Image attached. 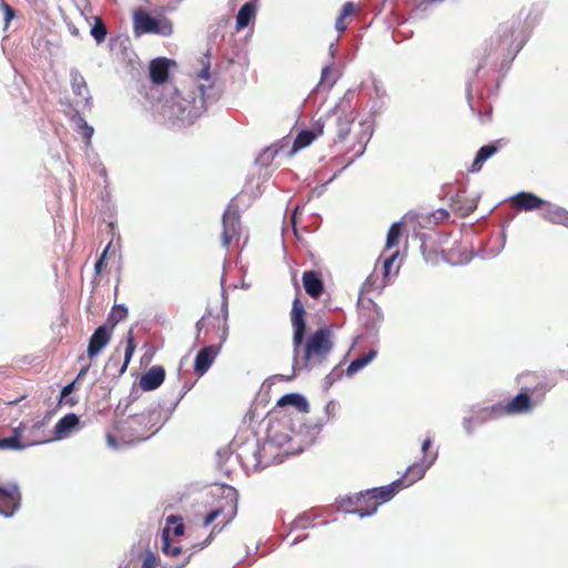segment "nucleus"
<instances>
[{
	"mask_svg": "<svg viewBox=\"0 0 568 568\" xmlns=\"http://www.w3.org/2000/svg\"><path fill=\"white\" fill-rule=\"evenodd\" d=\"M329 74H331V65L324 67L322 70V74H321V81L326 82L328 80Z\"/></svg>",
	"mask_w": 568,
	"mask_h": 568,
	"instance_id": "obj_62",
	"label": "nucleus"
},
{
	"mask_svg": "<svg viewBox=\"0 0 568 568\" xmlns=\"http://www.w3.org/2000/svg\"><path fill=\"white\" fill-rule=\"evenodd\" d=\"M161 541H162L161 550L164 555L171 556V557H176L178 555H180L182 552L181 546H173L171 542L170 527L163 528V530L161 532Z\"/></svg>",
	"mask_w": 568,
	"mask_h": 568,
	"instance_id": "obj_32",
	"label": "nucleus"
},
{
	"mask_svg": "<svg viewBox=\"0 0 568 568\" xmlns=\"http://www.w3.org/2000/svg\"><path fill=\"white\" fill-rule=\"evenodd\" d=\"M222 513L221 508H216L209 513L204 519V526H209L211 523H213Z\"/></svg>",
	"mask_w": 568,
	"mask_h": 568,
	"instance_id": "obj_54",
	"label": "nucleus"
},
{
	"mask_svg": "<svg viewBox=\"0 0 568 568\" xmlns=\"http://www.w3.org/2000/svg\"><path fill=\"white\" fill-rule=\"evenodd\" d=\"M355 120L353 111L343 112L337 116L336 120V132L339 141L345 140L351 131V126Z\"/></svg>",
	"mask_w": 568,
	"mask_h": 568,
	"instance_id": "obj_27",
	"label": "nucleus"
},
{
	"mask_svg": "<svg viewBox=\"0 0 568 568\" xmlns=\"http://www.w3.org/2000/svg\"><path fill=\"white\" fill-rule=\"evenodd\" d=\"M199 77H200V79H202L206 82H210V67L209 65L203 67L199 73Z\"/></svg>",
	"mask_w": 568,
	"mask_h": 568,
	"instance_id": "obj_58",
	"label": "nucleus"
},
{
	"mask_svg": "<svg viewBox=\"0 0 568 568\" xmlns=\"http://www.w3.org/2000/svg\"><path fill=\"white\" fill-rule=\"evenodd\" d=\"M256 6L254 2H245L236 14V28L239 30L246 28L255 17Z\"/></svg>",
	"mask_w": 568,
	"mask_h": 568,
	"instance_id": "obj_26",
	"label": "nucleus"
},
{
	"mask_svg": "<svg viewBox=\"0 0 568 568\" xmlns=\"http://www.w3.org/2000/svg\"><path fill=\"white\" fill-rule=\"evenodd\" d=\"M339 405L335 400H329L325 406V414L327 416V419L335 418L337 412H338Z\"/></svg>",
	"mask_w": 568,
	"mask_h": 568,
	"instance_id": "obj_49",
	"label": "nucleus"
},
{
	"mask_svg": "<svg viewBox=\"0 0 568 568\" xmlns=\"http://www.w3.org/2000/svg\"><path fill=\"white\" fill-rule=\"evenodd\" d=\"M26 426L20 424L13 428V435L8 438H0V449H24L27 447L45 443L41 436L24 437Z\"/></svg>",
	"mask_w": 568,
	"mask_h": 568,
	"instance_id": "obj_6",
	"label": "nucleus"
},
{
	"mask_svg": "<svg viewBox=\"0 0 568 568\" xmlns=\"http://www.w3.org/2000/svg\"><path fill=\"white\" fill-rule=\"evenodd\" d=\"M126 315L128 310L121 305H116L111 310L105 325H108V327L112 331L119 322L126 317Z\"/></svg>",
	"mask_w": 568,
	"mask_h": 568,
	"instance_id": "obj_35",
	"label": "nucleus"
},
{
	"mask_svg": "<svg viewBox=\"0 0 568 568\" xmlns=\"http://www.w3.org/2000/svg\"><path fill=\"white\" fill-rule=\"evenodd\" d=\"M321 429H322L321 425H315L314 427H312V436L308 437L305 442H303L304 446H310L311 444H313L315 436L317 434H320Z\"/></svg>",
	"mask_w": 568,
	"mask_h": 568,
	"instance_id": "obj_55",
	"label": "nucleus"
},
{
	"mask_svg": "<svg viewBox=\"0 0 568 568\" xmlns=\"http://www.w3.org/2000/svg\"><path fill=\"white\" fill-rule=\"evenodd\" d=\"M168 525H173V535L179 537L184 534V524L182 517L178 515H170L166 519Z\"/></svg>",
	"mask_w": 568,
	"mask_h": 568,
	"instance_id": "obj_41",
	"label": "nucleus"
},
{
	"mask_svg": "<svg viewBox=\"0 0 568 568\" xmlns=\"http://www.w3.org/2000/svg\"><path fill=\"white\" fill-rule=\"evenodd\" d=\"M44 425H45V423L43 420L36 422L30 428H28V429L26 428L24 437L41 436L45 439V442H48L49 439H47L43 435H41V433L43 432Z\"/></svg>",
	"mask_w": 568,
	"mask_h": 568,
	"instance_id": "obj_42",
	"label": "nucleus"
},
{
	"mask_svg": "<svg viewBox=\"0 0 568 568\" xmlns=\"http://www.w3.org/2000/svg\"><path fill=\"white\" fill-rule=\"evenodd\" d=\"M106 444L110 448L116 449L120 447V443L111 433L106 434Z\"/></svg>",
	"mask_w": 568,
	"mask_h": 568,
	"instance_id": "obj_57",
	"label": "nucleus"
},
{
	"mask_svg": "<svg viewBox=\"0 0 568 568\" xmlns=\"http://www.w3.org/2000/svg\"><path fill=\"white\" fill-rule=\"evenodd\" d=\"M90 33L93 37V39L97 41V43L104 42L106 34H108V29H106V26L103 22L102 18L94 17V23L91 28Z\"/></svg>",
	"mask_w": 568,
	"mask_h": 568,
	"instance_id": "obj_34",
	"label": "nucleus"
},
{
	"mask_svg": "<svg viewBox=\"0 0 568 568\" xmlns=\"http://www.w3.org/2000/svg\"><path fill=\"white\" fill-rule=\"evenodd\" d=\"M80 424V419L75 414H67L54 426V434L57 438L67 437Z\"/></svg>",
	"mask_w": 568,
	"mask_h": 568,
	"instance_id": "obj_22",
	"label": "nucleus"
},
{
	"mask_svg": "<svg viewBox=\"0 0 568 568\" xmlns=\"http://www.w3.org/2000/svg\"><path fill=\"white\" fill-rule=\"evenodd\" d=\"M498 146L494 143L483 145L476 153V156L471 163L469 171L471 173L479 172L483 168V164L495 153H497Z\"/></svg>",
	"mask_w": 568,
	"mask_h": 568,
	"instance_id": "obj_24",
	"label": "nucleus"
},
{
	"mask_svg": "<svg viewBox=\"0 0 568 568\" xmlns=\"http://www.w3.org/2000/svg\"><path fill=\"white\" fill-rule=\"evenodd\" d=\"M476 425H478V424L475 422V416L470 415L468 417H464L463 426L468 435L473 434Z\"/></svg>",
	"mask_w": 568,
	"mask_h": 568,
	"instance_id": "obj_50",
	"label": "nucleus"
},
{
	"mask_svg": "<svg viewBox=\"0 0 568 568\" xmlns=\"http://www.w3.org/2000/svg\"><path fill=\"white\" fill-rule=\"evenodd\" d=\"M160 566V560L150 550H144V568H156Z\"/></svg>",
	"mask_w": 568,
	"mask_h": 568,
	"instance_id": "obj_45",
	"label": "nucleus"
},
{
	"mask_svg": "<svg viewBox=\"0 0 568 568\" xmlns=\"http://www.w3.org/2000/svg\"><path fill=\"white\" fill-rule=\"evenodd\" d=\"M223 231L221 235L222 246L229 247L231 242L240 235L241 221L240 214L232 209V204L227 206L222 216Z\"/></svg>",
	"mask_w": 568,
	"mask_h": 568,
	"instance_id": "obj_7",
	"label": "nucleus"
},
{
	"mask_svg": "<svg viewBox=\"0 0 568 568\" xmlns=\"http://www.w3.org/2000/svg\"><path fill=\"white\" fill-rule=\"evenodd\" d=\"M454 209L458 211L462 215H468L476 207V203L474 201L467 203L466 205H459V200L454 201Z\"/></svg>",
	"mask_w": 568,
	"mask_h": 568,
	"instance_id": "obj_46",
	"label": "nucleus"
},
{
	"mask_svg": "<svg viewBox=\"0 0 568 568\" xmlns=\"http://www.w3.org/2000/svg\"><path fill=\"white\" fill-rule=\"evenodd\" d=\"M437 456L438 454L435 452L429 457H424L420 462L410 465L402 478L404 480V487L410 486L422 479L430 466L436 462Z\"/></svg>",
	"mask_w": 568,
	"mask_h": 568,
	"instance_id": "obj_11",
	"label": "nucleus"
},
{
	"mask_svg": "<svg viewBox=\"0 0 568 568\" xmlns=\"http://www.w3.org/2000/svg\"><path fill=\"white\" fill-rule=\"evenodd\" d=\"M344 19L345 18H342L341 16H338L336 22H335V28L338 32H343L345 29H346V26L344 23Z\"/></svg>",
	"mask_w": 568,
	"mask_h": 568,
	"instance_id": "obj_61",
	"label": "nucleus"
},
{
	"mask_svg": "<svg viewBox=\"0 0 568 568\" xmlns=\"http://www.w3.org/2000/svg\"><path fill=\"white\" fill-rule=\"evenodd\" d=\"M519 27V20H509L498 26L483 49L477 72L487 64H496L498 61L510 63L514 60L526 41Z\"/></svg>",
	"mask_w": 568,
	"mask_h": 568,
	"instance_id": "obj_4",
	"label": "nucleus"
},
{
	"mask_svg": "<svg viewBox=\"0 0 568 568\" xmlns=\"http://www.w3.org/2000/svg\"><path fill=\"white\" fill-rule=\"evenodd\" d=\"M403 487L404 480L396 479L392 481L389 485L369 489V493L372 494L373 499L381 504L389 501L396 495V493Z\"/></svg>",
	"mask_w": 568,
	"mask_h": 568,
	"instance_id": "obj_20",
	"label": "nucleus"
},
{
	"mask_svg": "<svg viewBox=\"0 0 568 568\" xmlns=\"http://www.w3.org/2000/svg\"><path fill=\"white\" fill-rule=\"evenodd\" d=\"M511 204L520 211H534L546 204V201L534 193L521 191L510 199Z\"/></svg>",
	"mask_w": 568,
	"mask_h": 568,
	"instance_id": "obj_16",
	"label": "nucleus"
},
{
	"mask_svg": "<svg viewBox=\"0 0 568 568\" xmlns=\"http://www.w3.org/2000/svg\"><path fill=\"white\" fill-rule=\"evenodd\" d=\"M2 8L4 10V20L8 24L16 16L14 10L6 2H2Z\"/></svg>",
	"mask_w": 568,
	"mask_h": 568,
	"instance_id": "obj_53",
	"label": "nucleus"
},
{
	"mask_svg": "<svg viewBox=\"0 0 568 568\" xmlns=\"http://www.w3.org/2000/svg\"><path fill=\"white\" fill-rule=\"evenodd\" d=\"M377 356L376 349H369L366 354L355 358L351 362L348 367L346 368V375L348 377H352L354 374L363 369L365 366H367L373 359H375Z\"/></svg>",
	"mask_w": 568,
	"mask_h": 568,
	"instance_id": "obj_29",
	"label": "nucleus"
},
{
	"mask_svg": "<svg viewBox=\"0 0 568 568\" xmlns=\"http://www.w3.org/2000/svg\"><path fill=\"white\" fill-rule=\"evenodd\" d=\"M170 418V415L168 413H163L161 409H151L148 413V424L150 425L148 427L149 430H151L150 435L144 436V440L154 435L159 429L162 428V426L168 422Z\"/></svg>",
	"mask_w": 568,
	"mask_h": 568,
	"instance_id": "obj_25",
	"label": "nucleus"
},
{
	"mask_svg": "<svg viewBox=\"0 0 568 568\" xmlns=\"http://www.w3.org/2000/svg\"><path fill=\"white\" fill-rule=\"evenodd\" d=\"M175 65L174 60L164 57L150 62L149 75L156 85L151 89V95L155 99L151 110L156 121L180 129L193 124L206 110V103L216 100V95L212 94L211 84L201 83L183 97L173 85L164 84L171 68Z\"/></svg>",
	"mask_w": 568,
	"mask_h": 568,
	"instance_id": "obj_1",
	"label": "nucleus"
},
{
	"mask_svg": "<svg viewBox=\"0 0 568 568\" xmlns=\"http://www.w3.org/2000/svg\"><path fill=\"white\" fill-rule=\"evenodd\" d=\"M225 275L221 278V297H222V304H221V314L223 317L222 325H219L217 327V337L221 339L222 343H224L227 339L229 336V298L227 293L225 290Z\"/></svg>",
	"mask_w": 568,
	"mask_h": 568,
	"instance_id": "obj_18",
	"label": "nucleus"
},
{
	"mask_svg": "<svg viewBox=\"0 0 568 568\" xmlns=\"http://www.w3.org/2000/svg\"><path fill=\"white\" fill-rule=\"evenodd\" d=\"M303 285L305 292L311 297L317 298L323 293V281L314 271H306L303 273Z\"/></svg>",
	"mask_w": 568,
	"mask_h": 568,
	"instance_id": "obj_21",
	"label": "nucleus"
},
{
	"mask_svg": "<svg viewBox=\"0 0 568 568\" xmlns=\"http://www.w3.org/2000/svg\"><path fill=\"white\" fill-rule=\"evenodd\" d=\"M432 446V439L430 438H426L423 443H422V453L423 454H426V452L429 449V447Z\"/></svg>",
	"mask_w": 568,
	"mask_h": 568,
	"instance_id": "obj_64",
	"label": "nucleus"
},
{
	"mask_svg": "<svg viewBox=\"0 0 568 568\" xmlns=\"http://www.w3.org/2000/svg\"><path fill=\"white\" fill-rule=\"evenodd\" d=\"M323 128L320 126L313 130H303L301 131L294 140L293 151H298L308 146L317 135L322 134Z\"/></svg>",
	"mask_w": 568,
	"mask_h": 568,
	"instance_id": "obj_30",
	"label": "nucleus"
},
{
	"mask_svg": "<svg viewBox=\"0 0 568 568\" xmlns=\"http://www.w3.org/2000/svg\"><path fill=\"white\" fill-rule=\"evenodd\" d=\"M71 121L74 124L75 131L85 140V144H91V138L94 133L93 126L89 125L85 121V119L80 114L79 111H77L73 116L71 118Z\"/></svg>",
	"mask_w": 568,
	"mask_h": 568,
	"instance_id": "obj_28",
	"label": "nucleus"
},
{
	"mask_svg": "<svg viewBox=\"0 0 568 568\" xmlns=\"http://www.w3.org/2000/svg\"><path fill=\"white\" fill-rule=\"evenodd\" d=\"M74 387H75V382H71L70 384L65 385L62 388L61 394H60V399H59L60 405L68 406V407H74L79 403L78 397H74L71 395L74 390Z\"/></svg>",
	"mask_w": 568,
	"mask_h": 568,
	"instance_id": "obj_33",
	"label": "nucleus"
},
{
	"mask_svg": "<svg viewBox=\"0 0 568 568\" xmlns=\"http://www.w3.org/2000/svg\"><path fill=\"white\" fill-rule=\"evenodd\" d=\"M361 128L362 130L358 138L359 149L356 151L355 158H358L364 153L366 144L369 141L373 133L371 126L366 125L365 123H361Z\"/></svg>",
	"mask_w": 568,
	"mask_h": 568,
	"instance_id": "obj_38",
	"label": "nucleus"
},
{
	"mask_svg": "<svg viewBox=\"0 0 568 568\" xmlns=\"http://www.w3.org/2000/svg\"><path fill=\"white\" fill-rule=\"evenodd\" d=\"M190 560V555L186 556L181 562L172 564V565H165L161 568H183Z\"/></svg>",
	"mask_w": 568,
	"mask_h": 568,
	"instance_id": "obj_59",
	"label": "nucleus"
},
{
	"mask_svg": "<svg viewBox=\"0 0 568 568\" xmlns=\"http://www.w3.org/2000/svg\"><path fill=\"white\" fill-rule=\"evenodd\" d=\"M165 369L161 365H153L144 371V392L158 389L165 379Z\"/></svg>",
	"mask_w": 568,
	"mask_h": 568,
	"instance_id": "obj_19",
	"label": "nucleus"
},
{
	"mask_svg": "<svg viewBox=\"0 0 568 568\" xmlns=\"http://www.w3.org/2000/svg\"><path fill=\"white\" fill-rule=\"evenodd\" d=\"M386 91L383 85L374 81V98H373V110L379 112L385 105Z\"/></svg>",
	"mask_w": 568,
	"mask_h": 568,
	"instance_id": "obj_36",
	"label": "nucleus"
},
{
	"mask_svg": "<svg viewBox=\"0 0 568 568\" xmlns=\"http://www.w3.org/2000/svg\"><path fill=\"white\" fill-rule=\"evenodd\" d=\"M359 317L366 332L371 334H376L381 324L383 323L384 314L382 308L377 304L371 303L369 306L365 307L361 312Z\"/></svg>",
	"mask_w": 568,
	"mask_h": 568,
	"instance_id": "obj_14",
	"label": "nucleus"
},
{
	"mask_svg": "<svg viewBox=\"0 0 568 568\" xmlns=\"http://www.w3.org/2000/svg\"><path fill=\"white\" fill-rule=\"evenodd\" d=\"M222 344L223 343L220 341L219 345L204 346L197 352L194 361V369L199 375H203L210 369L221 351Z\"/></svg>",
	"mask_w": 568,
	"mask_h": 568,
	"instance_id": "obj_12",
	"label": "nucleus"
},
{
	"mask_svg": "<svg viewBox=\"0 0 568 568\" xmlns=\"http://www.w3.org/2000/svg\"><path fill=\"white\" fill-rule=\"evenodd\" d=\"M343 376V371L335 367L329 374H327L324 378V387L328 389Z\"/></svg>",
	"mask_w": 568,
	"mask_h": 568,
	"instance_id": "obj_43",
	"label": "nucleus"
},
{
	"mask_svg": "<svg viewBox=\"0 0 568 568\" xmlns=\"http://www.w3.org/2000/svg\"><path fill=\"white\" fill-rule=\"evenodd\" d=\"M314 520V517H312L310 514H302L300 515L291 526V531L298 530V529H307L312 526V523Z\"/></svg>",
	"mask_w": 568,
	"mask_h": 568,
	"instance_id": "obj_40",
	"label": "nucleus"
},
{
	"mask_svg": "<svg viewBox=\"0 0 568 568\" xmlns=\"http://www.w3.org/2000/svg\"><path fill=\"white\" fill-rule=\"evenodd\" d=\"M278 407H285V406H294L298 412L306 413L308 412L310 405L307 399L297 393H291L283 395L277 400Z\"/></svg>",
	"mask_w": 568,
	"mask_h": 568,
	"instance_id": "obj_23",
	"label": "nucleus"
},
{
	"mask_svg": "<svg viewBox=\"0 0 568 568\" xmlns=\"http://www.w3.org/2000/svg\"><path fill=\"white\" fill-rule=\"evenodd\" d=\"M545 209L540 213L541 217L554 224H560L568 227V211L556 204L546 201Z\"/></svg>",
	"mask_w": 568,
	"mask_h": 568,
	"instance_id": "obj_17",
	"label": "nucleus"
},
{
	"mask_svg": "<svg viewBox=\"0 0 568 568\" xmlns=\"http://www.w3.org/2000/svg\"><path fill=\"white\" fill-rule=\"evenodd\" d=\"M531 409V399L527 393H519L506 405L486 407L483 413L488 417H499L504 414H523Z\"/></svg>",
	"mask_w": 568,
	"mask_h": 568,
	"instance_id": "obj_5",
	"label": "nucleus"
},
{
	"mask_svg": "<svg viewBox=\"0 0 568 568\" xmlns=\"http://www.w3.org/2000/svg\"><path fill=\"white\" fill-rule=\"evenodd\" d=\"M136 426H139V420L136 417H133V416L121 422L118 427L119 432L121 433L120 443H122V444L138 443L140 440L138 435L135 437H128V438L125 435L126 432L136 430Z\"/></svg>",
	"mask_w": 568,
	"mask_h": 568,
	"instance_id": "obj_31",
	"label": "nucleus"
},
{
	"mask_svg": "<svg viewBox=\"0 0 568 568\" xmlns=\"http://www.w3.org/2000/svg\"><path fill=\"white\" fill-rule=\"evenodd\" d=\"M155 349L153 347H149L146 344H144V361H151V358L154 356Z\"/></svg>",
	"mask_w": 568,
	"mask_h": 568,
	"instance_id": "obj_60",
	"label": "nucleus"
},
{
	"mask_svg": "<svg viewBox=\"0 0 568 568\" xmlns=\"http://www.w3.org/2000/svg\"><path fill=\"white\" fill-rule=\"evenodd\" d=\"M300 434L294 436L284 433L281 429V425H271L267 429V439L264 443H260L257 438L247 440L237 453V457L243 460L246 466L253 467L255 470L264 469L272 464H280L283 458L276 455L274 450L282 448L290 442L302 444ZM304 446L298 445L297 452H302Z\"/></svg>",
	"mask_w": 568,
	"mask_h": 568,
	"instance_id": "obj_3",
	"label": "nucleus"
},
{
	"mask_svg": "<svg viewBox=\"0 0 568 568\" xmlns=\"http://www.w3.org/2000/svg\"><path fill=\"white\" fill-rule=\"evenodd\" d=\"M109 247H110V244L104 248L103 253L101 254V256L95 262L94 272H95L97 275H100L102 273V271L106 266L105 256H106V253L109 251Z\"/></svg>",
	"mask_w": 568,
	"mask_h": 568,
	"instance_id": "obj_47",
	"label": "nucleus"
},
{
	"mask_svg": "<svg viewBox=\"0 0 568 568\" xmlns=\"http://www.w3.org/2000/svg\"><path fill=\"white\" fill-rule=\"evenodd\" d=\"M399 235H400V222H394L387 232L385 248L389 250V248L394 247L395 245H397Z\"/></svg>",
	"mask_w": 568,
	"mask_h": 568,
	"instance_id": "obj_37",
	"label": "nucleus"
},
{
	"mask_svg": "<svg viewBox=\"0 0 568 568\" xmlns=\"http://www.w3.org/2000/svg\"><path fill=\"white\" fill-rule=\"evenodd\" d=\"M378 281V276L371 274L366 281L364 282V290L366 291H373L376 290V282ZM386 283H383L381 286L377 287V290H382Z\"/></svg>",
	"mask_w": 568,
	"mask_h": 568,
	"instance_id": "obj_48",
	"label": "nucleus"
},
{
	"mask_svg": "<svg viewBox=\"0 0 568 568\" xmlns=\"http://www.w3.org/2000/svg\"><path fill=\"white\" fill-rule=\"evenodd\" d=\"M397 256H398V252H395L389 257H387L385 260L384 265H383L384 280L388 277L389 271H390V266L393 265V263L397 258Z\"/></svg>",
	"mask_w": 568,
	"mask_h": 568,
	"instance_id": "obj_51",
	"label": "nucleus"
},
{
	"mask_svg": "<svg viewBox=\"0 0 568 568\" xmlns=\"http://www.w3.org/2000/svg\"><path fill=\"white\" fill-rule=\"evenodd\" d=\"M352 500L355 503V507L344 506V511L356 514L362 518L375 514L379 506V503L373 499L369 489L353 496Z\"/></svg>",
	"mask_w": 568,
	"mask_h": 568,
	"instance_id": "obj_9",
	"label": "nucleus"
},
{
	"mask_svg": "<svg viewBox=\"0 0 568 568\" xmlns=\"http://www.w3.org/2000/svg\"><path fill=\"white\" fill-rule=\"evenodd\" d=\"M20 494L16 485H0V514L9 517L19 506Z\"/></svg>",
	"mask_w": 568,
	"mask_h": 568,
	"instance_id": "obj_13",
	"label": "nucleus"
},
{
	"mask_svg": "<svg viewBox=\"0 0 568 568\" xmlns=\"http://www.w3.org/2000/svg\"><path fill=\"white\" fill-rule=\"evenodd\" d=\"M485 408H486V407H484V408H478V409H476V410H475V409L473 410L471 416H475V422H476L477 424H481V423H485V422H487V420H489V419H493V418H494V417H488L487 415H485V414L483 413V410H484Z\"/></svg>",
	"mask_w": 568,
	"mask_h": 568,
	"instance_id": "obj_52",
	"label": "nucleus"
},
{
	"mask_svg": "<svg viewBox=\"0 0 568 568\" xmlns=\"http://www.w3.org/2000/svg\"><path fill=\"white\" fill-rule=\"evenodd\" d=\"M291 321L293 325V371H312L322 366L329 357L333 348V332L329 327H321L305 341V310L298 297L292 305Z\"/></svg>",
	"mask_w": 568,
	"mask_h": 568,
	"instance_id": "obj_2",
	"label": "nucleus"
},
{
	"mask_svg": "<svg viewBox=\"0 0 568 568\" xmlns=\"http://www.w3.org/2000/svg\"><path fill=\"white\" fill-rule=\"evenodd\" d=\"M112 331L108 325L99 326L90 337L88 345V356L95 357L102 348L110 342Z\"/></svg>",
	"mask_w": 568,
	"mask_h": 568,
	"instance_id": "obj_15",
	"label": "nucleus"
},
{
	"mask_svg": "<svg viewBox=\"0 0 568 568\" xmlns=\"http://www.w3.org/2000/svg\"><path fill=\"white\" fill-rule=\"evenodd\" d=\"M70 80L72 92L75 95V104L82 109L90 110L92 108V99L89 94L87 81L81 72L77 69H72L70 71Z\"/></svg>",
	"mask_w": 568,
	"mask_h": 568,
	"instance_id": "obj_8",
	"label": "nucleus"
},
{
	"mask_svg": "<svg viewBox=\"0 0 568 568\" xmlns=\"http://www.w3.org/2000/svg\"><path fill=\"white\" fill-rule=\"evenodd\" d=\"M133 28L136 37L142 34V8H136L133 13Z\"/></svg>",
	"mask_w": 568,
	"mask_h": 568,
	"instance_id": "obj_44",
	"label": "nucleus"
},
{
	"mask_svg": "<svg viewBox=\"0 0 568 568\" xmlns=\"http://www.w3.org/2000/svg\"><path fill=\"white\" fill-rule=\"evenodd\" d=\"M173 32V26L169 18L163 14L152 16L144 12V33L169 37Z\"/></svg>",
	"mask_w": 568,
	"mask_h": 568,
	"instance_id": "obj_10",
	"label": "nucleus"
},
{
	"mask_svg": "<svg viewBox=\"0 0 568 568\" xmlns=\"http://www.w3.org/2000/svg\"><path fill=\"white\" fill-rule=\"evenodd\" d=\"M354 12V6L351 2H346L341 11V17L346 18L347 16H351Z\"/></svg>",
	"mask_w": 568,
	"mask_h": 568,
	"instance_id": "obj_56",
	"label": "nucleus"
},
{
	"mask_svg": "<svg viewBox=\"0 0 568 568\" xmlns=\"http://www.w3.org/2000/svg\"><path fill=\"white\" fill-rule=\"evenodd\" d=\"M353 496L346 497L341 501V508L344 510V506L355 507V503L352 500Z\"/></svg>",
	"mask_w": 568,
	"mask_h": 568,
	"instance_id": "obj_63",
	"label": "nucleus"
},
{
	"mask_svg": "<svg viewBox=\"0 0 568 568\" xmlns=\"http://www.w3.org/2000/svg\"><path fill=\"white\" fill-rule=\"evenodd\" d=\"M134 351H135V342L133 338L132 331L130 329L128 332V336H126V346H125V351H124V363L122 365L121 373H123L125 371Z\"/></svg>",
	"mask_w": 568,
	"mask_h": 568,
	"instance_id": "obj_39",
	"label": "nucleus"
}]
</instances>
